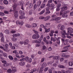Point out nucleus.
<instances>
[{"label":"nucleus","instance_id":"13","mask_svg":"<svg viewBox=\"0 0 73 73\" xmlns=\"http://www.w3.org/2000/svg\"><path fill=\"white\" fill-rule=\"evenodd\" d=\"M41 40L40 39H37L35 41V42H36V43H41Z\"/></svg>","mask_w":73,"mask_h":73},{"label":"nucleus","instance_id":"6","mask_svg":"<svg viewBox=\"0 0 73 73\" xmlns=\"http://www.w3.org/2000/svg\"><path fill=\"white\" fill-rule=\"evenodd\" d=\"M15 17L17 18L19 16V12L18 11H15L14 14Z\"/></svg>","mask_w":73,"mask_h":73},{"label":"nucleus","instance_id":"25","mask_svg":"<svg viewBox=\"0 0 73 73\" xmlns=\"http://www.w3.org/2000/svg\"><path fill=\"white\" fill-rule=\"evenodd\" d=\"M8 57L9 59H10V60H13V57H12V56H11L9 55Z\"/></svg>","mask_w":73,"mask_h":73},{"label":"nucleus","instance_id":"60","mask_svg":"<svg viewBox=\"0 0 73 73\" xmlns=\"http://www.w3.org/2000/svg\"><path fill=\"white\" fill-rule=\"evenodd\" d=\"M0 36L1 37H4V35L2 33V32L0 33Z\"/></svg>","mask_w":73,"mask_h":73},{"label":"nucleus","instance_id":"18","mask_svg":"<svg viewBox=\"0 0 73 73\" xmlns=\"http://www.w3.org/2000/svg\"><path fill=\"white\" fill-rule=\"evenodd\" d=\"M9 64L6 63V64H3V66H4L5 67H7V66H9Z\"/></svg>","mask_w":73,"mask_h":73},{"label":"nucleus","instance_id":"44","mask_svg":"<svg viewBox=\"0 0 73 73\" xmlns=\"http://www.w3.org/2000/svg\"><path fill=\"white\" fill-rule=\"evenodd\" d=\"M42 49L43 50H46V46L44 45L43 46Z\"/></svg>","mask_w":73,"mask_h":73},{"label":"nucleus","instance_id":"3","mask_svg":"<svg viewBox=\"0 0 73 73\" xmlns=\"http://www.w3.org/2000/svg\"><path fill=\"white\" fill-rule=\"evenodd\" d=\"M67 30L68 33H73V32L72 31H73V29L71 27H68L67 29Z\"/></svg>","mask_w":73,"mask_h":73},{"label":"nucleus","instance_id":"7","mask_svg":"<svg viewBox=\"0 0 73 73\" xmlns=\"http://www.w3.org/2000/svg\"><path fill=\"white\" fill-rule=\"evenodd\" d=\"M70 47V44H69L67 46H65L63 48V49L64 50H68L69 49V48Z\"/></svg>","mask_w":73,"mask_h":73},{"label":"nucleus","instance_id":"50","mask_svg":"<svg viewBox=\"0 0 73 73\" xmlns=\"http://www.w3.org/2000/svg\"><path fill=\"white\" fill-rule=\"evenodd\" d=\"M59 58V56H56L54 58V59L55 60H57V59H58Z\"/></svg>","mask_w":73,"mask_h":73},{"label":"nucleus","instance_id":"57","mask_svg":"<svg viewBox=\"0 0 73 73\" xmlns=\"http://www.w3.org/2000/svg\"><path fill=\"white\" fill-rule=\"evenodd\" d=\"M43 37H44V36L43 35H41V36L40 37V39L41 40H42L43 39Z\"/></svg>","mask_w":73,"mask_h":73},{"label":"nucleus","instance_id":"49","mask_svg":"<svg viewBox=\"0 0 73 73\" xmlns=\"http://www.w3.org/2000/svg\"><path fill=\"white\" fill-rule=\"evenodd\" d=\"M36 70H37V68H34L31 71V72H36Z\"/></svg>","mask_w":73,"mask_h":73},{"label":"nucleus","instance_id":"26","mask_svg":"<svg viewBox=\"0 0 73 73\" xmlns=\"http://www.w3.org/2000/svg\"><path fill=\"white\" fill-rule=\"evenodd\" d=\"M29 8H32V7H33V3H31L29 5Z\"/></svg>","mask_w":73,"mask_h":73},{"label":"nucleus","instance_id":"2","mask_svg":"<svg viewBox=\"0 0 73 73\" xmlns=\"http://www.w3.org/2000/svg\"><path fill=\"white\" fill-rule=\"evenodd\" d=\"M66 9H67V6H64L62 8V10L60 11V15H62L63 14L62 12H64V11H65V10H66Z\"/></svg>","mask_w":73,"mask_h":73},{"label":"nucleus","instance_id":"40","mask_svg":"<svg viewBox=\"0 0 73 73\" xmlns=\"http://www.w3.org/2000/svg\"><path fill=\"white\" fill-rule=\"evenodd\" d=\"M3 56L4 57H6L7 56V53L5 52H4L3 54Z\"/></svg>","mask_w":73,"mask_h":73},{"label":"nucleus","instance_id":"55","mask_svg":"<svg viewBox=\"0 0 73 73\" xmlns=\"http://www.w3.org/2000/svg\"><path fill=\"white\" fill-rule=\"evenodd\" d=\"M40 26L41 27H42V28H44L45 29V27L44 25L43 24L40 25Z\"/></svg>","mask_w":73,"mask_h":73},{"label":"nucleus","instance_id":"20","mask_svg":"<svg viewBox=\"0 0 73 73\" xmlns=\"http://www.w3.org/2000/svg\"><path fill=\"white\" fill-rule=\"evenodd\" d=\"M62 16L63 17H67L68 16L66 14H63L62 15Z\"/></svg>","mask_w":73,"mask_h":73},{"label":"nucleus","instance_id":"54","mask_svg":"<svg viewBox=\"0 0 73 73\" xmlns=\"http://www.w3.org/2000/svg\"><path fill=\"white\" fill-rule=\"evenodd\" d=\"M61 6V5L60 4H57V8H60Z\"/></svg>","mask_w":73,"mask_h":73},{"label":"nucleus","instance_id":"17","mask_svg":"<svg viewBox=\"0 0 73 73\" xmlns=\"http://www.w3.org/2000/svg\"><path fill=\"white\" fill-rule=\"evenodd\" d=\"M25 26L27 28H31V25L29 24H25Z\"/></svg>","mask_w":73,"mask_h":73},{"label":"nucleus","instance_id":"42","mask_svg":"<svg viewBox=\"0 0 73 73\" xmlns=\"http://www.w3.org/2000/svg\"><path fill=\"white\" fill-rule=\"evenodd\" d=\"M44 70V69L43 68H40L39 71V73H41L42 72V71H43V70Z\"/></svg>","mask_w":73,"mask_h":73},{"label":"nucleus","instance_id":"37","mask_svg":"<svg viewBox=\"0 0 73 73\" xmlns=\"http://www.w3.org/2000/svg\"><path fill=\"white\" fill-rule=\"evenodd\" d=\"M7 72L8 73H12V71H11V69H9L7 70Z\"/></svg>","mask_w":73,"mask_h":73},{"label":"nucleus","instance_id":"4","mask_svg":"<svg viewBox=\"0 0 73 73\" xmlns=\"http://www.w3.org/2000/svg\"><path fill=\"white\" fill-rule=\"evenodd\" d=\"M61 19V17H58L56 18L55 19V21L57 22L56 23H60L61 21H60V20Z\"/></svg>","mask_w":73,"mask_h":73},{"label":"nucleus","instance_id":"58","mask_svg":"<svg viewBox=\"0 0 73 73\" xmlns=\"http://www.w3.org/2000/svg\"><path fill=\"white\" fill-rule=\"evenodd\" d=\"M47 13H48V14H49V13H50V11H49V10H48V11H46L45 14H47Z\"/></svg>","mask_w":73,"mask_h":73},{"label":"nucleus","instance_id":"38","mask_svg":"<svg viewBox=\"0 0 73 73\" xmlns=\"http://www.w3.org/2000/svg\"><path fill=\"white\" fill-rule=\"evenodd\" d=\"M25 17H24L23 15H21L19 17V19H25Z\"/></svg>","mask_w":73,"mask_h":73},{"label":"nucleus","instance_id":"27","mask_svg":"<svg viewBox=\"0 0 73 73\" xmlns=\"http://www.w3.org/2000/svg\"><path fill=\"white\" fill-rule=\"evenodd\" d=\"M60 30L61 31H63V30H64V29H65V26L64 25H62L60 27Z\"/></svg>","mask_w":73,"mask_h":73},{"label":"nucleus","instance_id":"43","mask_svg":"<svg viewBox=\"0 0 73 73\" xmlns=\"http://www.w3.org/2000/svg\"><path fill=\"white\" fill-rule=\"evenodd\" d=\"M17 60H18V59H17V58L15 57L14 58V59L13 60V62H16V61H17Z\"/></svg>","mask_w":73,"mask_h":73},{"label":"nucleus","instance_id":"8","mask_svg":"<svg viewBox=\"0 0 73 73\" xmlns=\"http://www.w3.org/2000/svg\"><path fill=\"white\" fill-rule=\"evenodd\" d=\"M57 40V37H54L53 38V37H51V41H53V42H55Z\"/></svg>","mask_w":73,"mask_h":73},{"label":"nucleus","instance_id":"36","mask_svg":"<svg viewBox=\"0 0 73 73\" xmlns=\"http://www.w3.org/2000/svg\"><path fill=\"white\" fill-rule=\"evenodd\" d=\"M41 1H38L37 3L38 6H40V5H41Z\"/></svg>","mask_w":73,"mask_h":73},{"label":"nucleus","instance_id":"48","mask_svg":"<svg viewBox=\"0 0 73 73\" xmlns=\"http://www.w3.org/2000/svg\"><path fill=\"white\" fill-rule=\"evenodd\" d=\"M48 69H49V68L48 67H46L44 69V71L45 72H46L48 70Z\"/></svg>","mask_w":73,"mask_h":73},{"label":"nucleus","instance_id":"22","mask_svg":"<svg viewBox=\"0 0 73 73\" xmlns=\"http://www.w3.org/2000/svg\"><path fill=\"white\" fill-rule=\"evenodd\" d=\"M50 6H52L51 7H50V10H54V5L52 4H51Z\"/></svg>","mask_w":73,"mask_h":73},{"label":"nucleus","instance_id":"16","mask_svg":"<svg viewBox=\"0 0 73 73\" xmlns=\"http://www.w3.org/2000/svg\"><path fill=\"white\" fill-rule=\"evenodd\" d=\"M60 33L61 35H66V32L65 30H63V31H60Z\"/></svg>","mask_w":73,"mask_h":73},{"label":"nucleus","instance_id":"5","mask_svg":"<svg viewBox=\"0 0 73 73\" xmlns=\"http://www.w3.org/2000/svg\"><path fill=\"white\" fill-rule=\"evenodd\" d=\"M0 49H3V50L4 51H5V52H9V50L8 49H5L4 48V46L3 47L1 46H0Z\"/></svg>","mask_w":73,"mask_h":73},{"label":"nucleus","instance_id":"10","mask_svg":"<svg viewBox=\"0 0 73 73\" xmlns=\"http://www.w3.org/2000/svg\"><path fill=\"white\" fill-rule=\"evenodd\" d=\"M19 14L21 16H23V15H25V13L24 11H19Z\"/></svg>","mask_w":73,"mask_h":73},{"label":"nucleus","instance_id":"64","mask_svg":"<svg viewBox=\"0 0 73 73\" xmlns=\"http://www.w3.org/2000/svg\"><path fill=\"white\" fill-rule=\"evenodd\" d=\"M48 72L49 73H52V70H51V69H48Z\"/></svg>","mask_w":73,"mask_h":73},{"label":"nucleus","instance_id":"34","mask_svg":"<svg viewBox=\"0 0 73 73\" xmlns=\"http://www.w3.org/2000/svg\"><path fill=\"white\" fill-rule=\"evenodd\" d=\"M13 53H15V54H19V52H17V50H15L13 51Z\"/></svg>","mask_w":73,"mask_h":73},{"label":"nucleus","instance_id":"32","mask_svg":"<svg viewBox=\"0 0 73 73\" xmlns=\"http://www.w3.org/2000/svg\"><path fill=\"white\" fill-rule=\"evenodd\" d=\"M25 59L26 61H27V62L29 61V57L28 56L26 57H25Z\"/></svg>","mask_w":73,"mask_h":73},{"label":"nucleus","instance_id":"15","mask_svg":"<svg viewBox=\"0 0 73 73\" xmlns=\"http://www.w3.org/2000/svg\"><path fill=\"white\" fill-rule=\"evenodd\" d=\"M52 6H50V5L48 6L46 8V11H49V9H50V7H51Z\"/></svg>","mask_w":73,"mask_h":73},{"label":"nucleus","instance_id":"29","mask_svg":"<svg viewBox=\"0 0 73 73\" xmlns=\"http://www.w3.org/2000/svg\"><path fill=\"white\" fill-rule=\"evenodd\" d=\"M45 10H42L39 13V15H42L44 12H45Z\"/></svg>","mask_w":73,"mask_h":73},{"label":"nucleus","instance_id":"35","mask_svg":"<svg viewBox=\"0 0 73 73\" xmlns=\"http://www.w3.org/2000/svg\"><path fill=\"white\" fill-rule=\"evenodd\" d=\"M45 6V4H42L40 6V8H44Z\"/></svg>","mask_w":73,"mask_h":73},{"label":"nucleus","instance_id":"47","mask_svg":"<svg viewBox=\"0 0 73 73\" xmlns=\"http://www.w3.org/2000/svg\"><path fill=\"white\" fill-rule=\"evenodd\" d=\"M5 14L3 13L0 12V16H5Z\"/></svg>","mask_w":73,"mask_h":73},{"label":"nucleus","instance_id":"23","mask_svg":"<svg viewBox=\"0 0 73 73\" xmlns=\"http://www.w3.org/2000/svg\"><path fill=\"white\" fill-rule=\"evenodd\" d=\"M46 63H44L42 65V68H45V67H46Z\"/></svg>","mask_w":73,"mask_h":73},{"label":"nucleus","instance_id":"9","mask_svg":"<svg viewBox=\"0 0 73 73\" xmlns=\"http://www.w3.org/2000/svg\"><path fill=\"white\" fill-rule=\"evenodd\" d=\"M3 48H5V49L6 50L8 49V44H5V45H3Z\"/></svg>","mask_w":73,"mask_h":73},{"label":"nucleus","instance_id":"51","mask_svg":"<svg viewBox=\"0 0 73 73\" xmlns=\"http://www.w3.org/2000/svg\"><path fill=\"white\" fill-rule=\"evenodd\" d=\"M1 41L2 42H4V37H1Z\"/></svg>","mask_w":73,"mask_h":73},{"label":"nucleus","instance_id":"30","mask_svg":"<svg viewBox=\"0 0 73 73\" xmlns=\"http://www.w3.org/2000/svg\"><path fill=\"white\" fill-rule=\"evenodd\" d=\"M18 4L19 5H23V1H19L18 2Z\"/></svg>","mask_w":73,"mask_h":73},{"label":"nucleus","instance_id":"39","mask_svg":"<svg viewBox=\"0 0 73 73\" xmlns=\"http://www.w3.org/2000/svg\"><path fill=\"white\" fill-rule=\"evenodd\" d=\"M68 65L70 66H72L73 63H72V62H70L68 63Z\"/></svg>","mask_w":73,"mask_h":73},{"label":"nucleus","instance_id":"11","mask_svg":"<svg viewBox=\"0 0 73 73\" xmlns=\"http://www.w3.org/2000/svg\"><path fill=\"white\" fill-rule=\"evenodd\" d=\"M19 64L20 66H24L25 65V62H21L19 63Z\"/></svg>","mask_w":73,"mask_h":73},{"label":"nucleus","instance_id":"24","mask_svg":"<svg viewBox=\"0 0 73 73\" xmlns=\"http://www.w3.org/2000/svg\"><path fill=\"white\" fill-rule=\"evenodd\" d=\"M11 40L12 41H13L15 42V41H17V39L16 38L13 37L11 38Z\"/></svg>","mask_w":73,"mask_h":73},{"label":"nucleus","instance_id":"21","mask_svg":"<svg viewBox=\"0 0 73 73\" xmlns=\"http://www.w3.org/2000/svg\"><path fill=\"white\" fill-rule=\"evenodd\" d=\"M58 66L60 68H62V69H65V67L63 65H59Z\"/></svg>","mask_w":73,"mask_h":73},{"label":"nucleus","instance_id":"12","mask_svg":"<svg viewBox=\"0 0 73 73\" xmlns=\"http://www.w3.org/2000/svg\"><path fill=\"white\" fill-rule=\"evenodd\" d=\"M29 43V40L28 39L26 40L24 42V45H27Z\"/></svg>","mask_w":73,"mask_h":73},{"label":"nucleus","instance_id":"61","mask_svg":"<svg viewBox=\"0 0 73 73\" xmlns=\"http://www.w3.org/2000/svg\"><path fill=\"white\" fill-rule=\"evenodd\" d=\"M61 26V24H59L58 25V28L59 29H60V27Z\"/></svg>","mask_w":73,"mask_h":73},{"label":"nucleus","instance_id":"31","mask_svg":"<svg viewBox=\"0 0 73 73\" xmlns=\"http://www.w3.org/2000/svg\"><path fill=\"white\" fill-rule=\"evenodd\" d=\"M50 31V28H49L48 29H45V32L46 33H47L48 32H49Z\"/></svg>","mask_w":73,"mask_h":73},{"label":"nucleus","instance_id":"33","mask_svg":"<svg viewBox=\"0 0 73 73\" xmlns=\"http://www.w3.org/2000/svg\"><path fill=\"white\" fill-rule=\"evenodd\" d=\"M33 28H35L37 27V25L35 23H33L32 25Z\"/></svg>","mask_w":73,"mask_h":73},{"label":"nucleus","instance_id":"52","mask_svg":"<svg viewBox=\"0 0 73 73\" xmlns=\"http://www.w3.org/2000/svg\"><path fill=\"white\" fill-rule=\"evenodd\" d=\"M19 53L18 54H16V57H17V58H20V57L19 56Z\"/></svg>","mask_w":73,"mask_h":73},{"label":"nucleus","instance_id":"62","mask_svg":"<svg viewBox=\"0 0 73 73\" xmlns=\"http://www.w3.org/2000/svg\"><path fill=\"white\" fill-rule=\"evenodd\" d=\"M0 9H4V7L0 6Z\"/></svg>","mask_w":73,"mask_h":73},{"label":"nucleus","instance_id":"53","mask_svg":"<svg viewBox=\"0 0 73 73\" xmlns=\"http://www.w3.org/2000/svg\"><path fill=\"white\" fill-rule=\"evenodd\" d=\"M33 31H34V32L35 33H36V34H38V31H37L35 30H33Z\"/></svg>","mask_w":73,"mask_h":73},{"label":"nucleus","instance_id":"45","mask_svg":"<svg viewBox=\"0 0 73 73\" xmlns=\"http://www.w3.org/2000/svg\"><path fill=\"white\" fill-rule=\"evenodd\" d=\"M61 72L63 73H68L67 71H66L64 70H61Z\"/></svg>","mask_w":73,"mask_h":73},{"label":"nucleus","instance_id":"28","mask_svg":"<svg viewBox=\"0 0 73 73\" xmlns=\"http://www.w3.org/2000/svg\"><path fill=\"white\" fill-rule=\"evenodd\" d=\"M37 5L36 4H35L33 6V10H35V9H36L37 7Z\"/></svg>","mask_w":73,"mask_h":73},{"label":"nucleus","instance_id":"14","mask_svg":"<svg viewBox=\"0 0 73 73\" xmlns=\"http://www.w3.org/2000/svg\"><path fill=\"white\" fill-rule=\"evenodd\" d=\"M3 2L4 4H5V5H7L8 4V1L7 0H4Z\"/></svg>","mask_w":73,"mask_h":73},{"label":"nucleus","instance_id":"56","mask_svg":"<svg viewBox=\"0 0 73 73\" xmlns=\"http://www.w3.org/2000/svg\"><path fill=\"white\" fill-rule=\"evenodd\" d=\"M39 19H40L43 20V19H45V17L43 16H41L39 18Z\"/></svg>","mask_w":73,"mask_h":73},{"label":"nucleus","instance_id":"59","mask_svg":"<svg viewBox=\"0 0 73 73\" xmlns=\"http://www.w3.org/2000/svg\"><path fill=\"white\" fill-rule=\"evenodd\" d=\"M14 9H15L16 8V4H15L13 6Z\"/></svg>","mask_w":73,"mask_h":73},{"label":"nucleus","instance_id":"63","mask_svg":"<svg viewBox=\"0 0 73 73\" xmlns=\"http://www.w3.org/2000/svg\"><path fill=\"white\" fill-rule=\"evenodd\" d=\"M13 37H17V34H15L13 35Z\"/></svg>","mask_w":73,"mask_h":73},{"label":"nucleus","instance_id":"19","mask_svg":"<svg viewBox=\"0 0 73 73\" xmlns=\"http://www.w3.org/2000/svg\"><path fill=\"white\" fill-rule=\"evenodd\" d=\"M5 33L7 35H9V31L8 30H6L5 31Z\"/></svg>","mask_w":73,"mask_h":73},{"label":"nucleus","instance_id":"46","mask_svg":"<svg viewBox=\"0 0 73 73\" xmlns=\"http://www.w3.org/2000/svg\"><path fill=\"white\" fill-rule=\"evenodd\" d=\"M61 56L62 57H65V54L64 53H62L61 54Z\"/></svg>","mask_w":73,"mask_h":73},{"label":"nucleus","instance_id":"41","mask_svg":"<svg viewBox=\"0 0 73 73\" xmlns=\"http://www.w3.org/2000/svg\"><path fill=\"white\" fill-rule=\"evenodd\" d=\"M16 24L17 25H20V22L19 21H16Z\"/></svg>","mask_w":73,"mask_h":73},{"label":"nucleus","instance_id":"1","mask_svg":"<svg viewBox=\"0 0 73 73\" xmlns=\"http://www.w3.org/2000/svg\"><path fill=\"white\" fill-rule=\"evenodd\" d=\"M32 38L33 39H38L40 38V36L38 34H35L33 35Z\"/></svg>","mask_w":73,"mask_h":73}]
</instances>
